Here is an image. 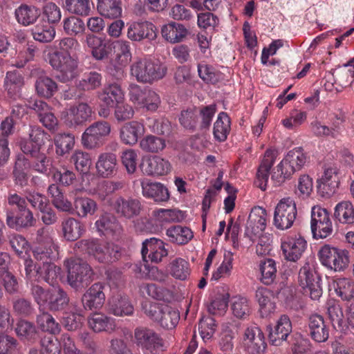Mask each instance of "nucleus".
Segmentation results:
<instances>
[{
	"instance_id": "obj_42",
	"label": "nucleus",
	"mask_w": 354,
	"mask_h": 354,
	"mask_svg": "<svg viewBox=\"0 0 354 354\" xmlns=\"http://www.w3.org/2000/svg\"><path fill=\"white\" fill-rule=\"evenodd\" d=\"M69 297L67 293L60 288L51 291L48 300V307L50 311H60L66 308L69 304Z\"/></svg>"
},
{
	"instance_id": "obj_27",
	"label": "nucleus",
	"mask_w": 354,
	"mask_h": 354,
	"mask_svg": "<svg viewBox=\"0 0 354 354\" xmlns=\"http://www.w3.org/2000/svg\"><path fill=\"white\" fill-rule=\"evenodd\" d=\"M274 152L267 150L257 173L256 185L261 190H266L269 183V171L275 161Z\"/></svg>"
},
{
	"instance_id": "obj_46",
	"label": "nucleus",
	"mask_w": 354,
	"mask_h": 354,
	"mask_svg": "<svg viewBox=\"0 0 354 354\" xmlns=\"http://www.w3.org/2000/svg\"><path fill=\"white\" fill-rule=\"evenodd\" d=\"M166 234L171 242L180 245L186 244L194 236L193 232L189 228L181 225L169 227L167 230Z\"/></svg>"
},
{
	"instance_id": "obj_37",
	"label": "nucleus",
	"mask_w": 354,
	"mask_h": 354,
	"mask_svg": "<svg viewBox=\"0 0 354 354\" xmlns=\"http://www.w3.org/2000/svg\"><path fill=\"white\" fill-rule=\"evenodd\" d=\"M48 194L52 198L53 205L59 210L71 212L73 204L65 198L63 192L57 184H51L48 188Z\"/></svg>"
},
{
	"instance_id": "obj_56",
	"label": "nucleus",
	"mask_w": 354,
	"mask_h": 354,
	"mask_svg": "<svg viewBox=\"0 0 354 354\" xmlns=\"http://www.w3.org/2000/svg\"><path fill=\"white\" fill-rule=\"evenodd\" d=\"M41 15L43 20L53 26L57 24L62 18L59 7L53 2H48L43 6Z\"/></svg>"
},
{
	"instance_id": "obj_16",
	"label": "nucleus",
	"mask_w": 354,
	"mask_h": 354,
	"mask_svg": "<svg viewBox=\"0 0 354 354\" xmlns=\"http://www.w3.org/2000/svg\"><path fill=\"white\" fill-rule=\"evenodd\" d=\"M243 344L249 354H263L267 347L262 330L256 326L245 329Z\"/></svg>"
},
{
	"instance_id": "obj_14",
	"label": "nucleus",
	"mask_w": 354,
	"mask_h": 354,
	"mask_svg": "<svg viewBox=\"0 0 354 354\" xmlns=\"http://www.w3.org/2000/svg\"><path fill=\"white\" fill-rule=\"evenodd\" d=\"M127 36L132 41H151L157 37L156 27L148 21H133L128 25Z\"/></svg>"
},
{
	"instance_id": "obj_17",
	"label": "nucleus",
	"mask_w": 354,
	"mask_h": 354,
	"mask_svg": "<svg viewBox=\"0 0 354 354\" xmlns=\"http://www.w3.org/2000/svg\"><path fill=\"white\" fill-rule=\"evenodd\" d=\"M337 171L336 167L328 166L317 180V192L322 197L329 198L335 193L339 183Z\"/></svg>"
},
{
	"instance_id": "obj_10",
	"label": "nucleus",
	"mask_w": 354,
	"mask_h": 354,
	"mask_svg": "<svg viewBox=\"0 0 354 354\" xmlns=\"http://www.w3.org/2000/svg\"><path fill=\"white\" fill-rule=\"evenodd\" d=\"M53 230L41 227L36 232L34 241L39 245L32 251L34 259H41L47 257H55L57 246L55 244L52 236Z\"/></svg>"
},
{
	"instance_id": "obj_43",
	"label": "nucleus",
	"mask_w": 354,
	"mask_h": 354,
	"mask_svg": "<svg viewBox=\"0 0 354 354\" xmlns=\"http://www.w3.org/2000/svg\"><path fill=\"white\" fill-rule=\"evenodd\" d=\"M97 9L102 16L110 19L118 18L122 14L119 0H98Z\"/></svg>"
},
{
	"instance_id": "obj_58",
	"label": "nucleus",
	"mask_w": 354,
	"mask_h": 354,
	"mask_svg": "<svg viewBox=\"0 0 354 354\" xmlns=\"http://www.w3.org/2000/svg\"><path fill=\"white\" fill-rule=\"evenodd\" d=\"M152 214L160 222H179L184 218L183 212L176 209H158Z\"/></svg>"
},
{
	"instance_id": "obj_57",
	"label": "nucleus",
	"mask_w": 354,
	"mask_h": 354,
	"mask_svg": "<svg viewBox=\"0 0 354 354\" xmlns=\"http://www.w3.org/2000/svg\"><path fill=\"white\" fill-rule=\"evenodd\" d=\"M261 273V281L266 285H270L276 279L277 267L275 261L272 259H266L260 263Z\"/></svg>"
},
{
	"instance_id": "obj_20",
	"label": "nucleus",
	"mask_w": 354,
	"mask_h": 354,
	"mask_svg": "<svg viewBox=\"0 0 354 354\" xmlns=\"http://www.w3.org/2000/svg\"><path fill=\"white\" fill-rule=\"evenodd\" d=\"M141 253L145 260L147 255L149 259L155 263L160 262L162 258L168 254L163 241L154 237L147 239L142 242Z\"/></svg>"
},
{
	"instance_id": "obj_53",
	"label": "nucleus",
	"mask_w": 354,
	"mask_h": 354,
	"mask_svg": "<svg viewBox=\"0 0 354 354\" xmlns=\"http://www.w3.org/2000/svg\"><path fill=\"white\" fill-rule=\"evenodd\" d=\"M56 153L63 156L74 147L75 136L72 133H59L55 137Z\"/></svg>"
},
{
	"instance_id": "obj_41",
	"label": "nucleus",
	"mask_w": 354,
	"mask_h": 354,
	"mask_svg": "<svg viewBox=\"0 0 354 354\" xmlns=\"http://www.w3.org/2000/svg\"><path fill=\"white\" fill-rule=\"evenodd\" d=\"M255 297L260 306L262 316H267L274 310L275 304L272 301V293L268 288H258Z\"/></svg>"
},
{
	"instance_id": "obj_13",
	"label": "nucleus",
	"mask_w": 354,
	"mask_h": 354,
	"mask_svg": "<svg viewBox=\"0 0 354 354\" xmlns=\"http://www.w3.org/2000/svg\"><path fill=\"white\" fill-rule=\"evenodd\" d=\"M92 109L86 103L80 102L72 106L62 114L64 123L70 128H76L83 126L91 118Z\"/></svg>"
},
{
	"instance_id": "obj_63",
	"label": "nucleus",
	"mask_w": 354,
	"mask_h": 354,
	"mask_svg": "<svg viewBox=\"0 0 354 354\" xmlns=\"http://www.w3.org/2000/svg\"><path fill=\"white\" fill-rule=\"evenodd\" d=\"M216 112V106L211 104L202 107L199 111L201 120L199 122V129L202 131L209 130L212 123V118Z\"/></svg>"
},
{
	"instance_id": "obj_8",
	"label": "nucleus",
	"mask_w": 354,
	"mask_h": 354,
	"mask_svg": "<svg viewBox=\"0 0 354 354\" xmlns=\"http://www.w3.org/2000/svg\"><path fill=\"white\" fill-rule=\"evenodd\" d=\"M297 214L296 203L290 197L281 199L277 203L274 213V225L280 230L290 228Z\"/></svg>"
},
{
	"instance_id": "obj_59",
	"label": "nucleus",
	"mask_w": 354,
	"mask_h": 354,
	"mask_svg": "<svg viewBox=\"0 0 354 354\" xmlns=\"http://www.w3.org/2000/svg\"><path fill=\"white\" fill-rule=\"evenodd\" d=\"M15 330L19 337L28 342H32L38 337L35 326L28 321H19L17 324Z\"/></svg>"
},
{
	"instance_id": "obj_47",
	"label": "nucleus",
	"mask_w": 354,
	"mask_h": 354,
	"mask_svg": "<svg viewBox=\"0 0 354 354\" xmlns=\"http://www.w3.org/2000/svg\"><path fill=\"white\" fill-rule=\"evenodd\" d=\"M336 294L345 301L354 299V281L346 278H339L334 281Z\"/></svg>"
},
{
	"instance_id": "obj_26",
	"label": "nucleus",
	"mask_w": 354,
	"mask_h": 354,
	"mask_svg": "<svg viewBox=\"0 0 354 354\" xmlns=\"http://www.w3.org/2000/svg\"><path fill=\"white\" fill-rule=\"evenodd\" d=\"M114 207L118 214L127 218H132L140 214L142 205L138 199L120 196L116 198Z\"/></svg>"
},
{
	"instance_id": "obj_38",
	"label": "nucleus",
	"mask_w": 354,
	"mask_h": 354,
	"mask_svg": "<svg viewBox=\"0 0 354 354\" xmlns=\"http://www.w3.org/2000/svg\"><path fill=\"white\" fill-rule=\"evenodd\" d=\"M139 147L145 153H158L166 147V142L162 138L149 134L140 139Z\"/></svg>"
},
{
	"instance_id": "obj_21",
	"label": "nucleus",
	"mask_w": 354,
	"mask_h": 354,
	"mask_svg": "<svg viewBox=\"0 0 354 354\" xmlns=\"http://www.w3.org/2000/svg\"><path fill=\"white\" fill-rule=\"evenodd\" d=\"M308 334L317 343L325 342L329 337V328L322 316L315 314L308 318Z\"/></svg>"
},
{
	"instance_id": "obj_55",
	"label": "nucleus",
	"mask_w": 354,
	"mask_h": 354,
	"mask_svg": "<svg viewBox=\"0 0 354 354\" xmlns=\"http://www.w3.org/2000/svg\"><path fill=\"white\" fill-rule=\"evenodd\" d=\"M54 26L49 24H37L32 30L33 39L41 43H48L55 37Z\"/></svg>"
},
{
	"instance_id": "obj_11",
	"label": "nucleus",
	"mask_w": 354,
	"mask_h": 354,
	"mask_svg": "<svg viewBox=\"0 0 354 354\" xmlns=\"http://www.w3.org/2000/svg\"><path fill=\"white\" fill-rule=\"evenodd\" d=\"M134 336L136 344L151 354H158L163 350L162 338L152 329L145 327L137 328L135 330Z\"/></svg>"
},
{
	"instance_id": "obj_3",
	"label": "nucleus",
	"mask_w": 354,
	"mask_h": 354,
	"mask_svg": "<svg viewBox=\"0 0 354 354\" xmlns=\"http://www.w3.org/2000/svg\"><path fill=\"white\" fill-rule=\"evenodd\" d=\"M50 65L57 71L56 78L62 83L72 81L79 75L78 60L69 53L59 50L48 53Z\"/></svg>"
},
{
	"instance_id": "obj_1",
	"label": "nucleus",
	"mask_w": 354,
	"mask_h": 354,
	"mask_svg": "<svg viewBox=\"0 0 354 354\" xmlns=\"http://www.w3.org/2000/svg\"><path fill=\"white\" fill-rule=\"evenodd\" d=\"M55 257H47L41 259H27L24 261L26 279L31 283L44 281L53 285L60 274V268L51 262Z\"/></svg>"
},
{
	"instance_id": "obj_54",
	"label": "nucleus",
	"mask_w": 354,
	"mask_h": 354,
	"mask_svg": "<svg viewBox=\"0 0 354 354\" xmlns=\"http://www.w3.org/2000/svg\"><path fill=\"white\" fill-rule=\"evenodd\" d=\"M231 310L239 319H245L250 313L249 301L246 297L236 296L231 299Z\"/></svg>"
},
{
	"instance_id": "obj_62",
	"label": "nucleus",
	"mask_w": 354,
	"mask_h": 354,
	"mask_svg": "<svg viewBox=\"0 0 354 354\" xmlns=\"http://www.w3.org/2000/svg\"><path fill=\"white\" fill-rule=\"evenodd\" d=\"M199 77L207 83L216 84L221 77V74L216 71L214 67L207 64H199L198 65Z\"/></svg>"
},
{
	"instance_id": "obj_23",
	"label": "nucleus",
	"mask_w": 354,
	"mask_h": 354,
	"mask_svg": "<svg viewBox=\"0 0 354 354\" xmlns=\"http://www.w3.org/2000/svg\"><path fill=\"white\" fill-rule=\"evenodd\" d=\"M133 306L127 295L118 294L108 300L107 310L115 316L122 317L131 315Z\"/></svg>"
},
{
	"instance_id": "obj_45",
	"label": "nucleus",
	"mask_w": 354,
	"mask_h": 354,
	"mask_svg": "<svg viewBox=\"0 0 354 354\" xmlns=\"http://www.w3.org/2000/svg\"><path fill=\"white\" fill-rule=\"evenodd\" d=\"M180 319V313L178 310L165 305L158 321L159 325L163 328L170 330L174 328Z\"/></svg>"
},
{
	"instance_id": "obj_44",
	"label": "nucleus",
	"mask_w": 354,
	"mask_h": 354,
	"mask_svg": "<svg viewBox=\"0 0 354 354\" xmlns=\"http://www.w3.org/2000/svg\"><path fill=\"white\" fill-rule=\"evenodd\" d=\"M230 131V119L225 112H221L214 124L213 133L216 140L225 141Z\"/></svg>"
},
{
	"instance_id": "obj_30",
	"label": "nucleus",
	"mask_w": 354,
	"mask_h": 354,
	"mask_svg": "<svg viewBox=\"0 0 354 354\" xmlns=\"http://www.w3.org/2000/svg\"><path fill=\"white\" fill-rule=\"evenodd\" d=\"M161 33L165 40L176 44L182 41L188 35L189 31L181 24L170 22L162 27Z\"/></svg>"
},
{
	"instance_id": "obj_4",
	"label": "nucleus",
	"mask_w": 354,
	"mask_h": 354,
	"mask_svg": "<svg viewBox=\"0 0 354 354\" xmlns=\"http://www.w3.org/2000/svg\"><path fill=\"white\" fill-rule=\"evenodd\" d=\"M164 66L147 59H140L131 65V75L140 83L152 84L162 79L166 74Z\"/></svg>"
},
{
	"instance_id": "obj_29",
	"label": "nucleus",
	"mask_w": 354,
	"mask_h": 354,
	"mask_svg": "<svg viewBox=\"0 0 354 354\" xmlns=\"http://www.w3.org/2000/svg\"><path fill=\"white\" fill-rule=\"evenodd\" d=\"M116 155L113 153H103L98 157L96 169L99 176L104 178L113 176L117 171Z\"/></svg>"
},
{
	"instance_id": "obj_31",
	"label": "nucleus",
	"mask_w": 354,
	"mask_h": 354,
	"mask_svg": "<svg viewBox=\"0 0 354 354\" xmlns=\"http://www.w3.org/2000/svg\"><path fill=\"white\" fill-rule=\"evenodd\" d=\"M63 237L68 241H75L81 237L84 232L83 224L73 217H67L62 221Z\"/></svg>"
},
{
	"instance_id": "obj_24",
	"label": "nucleus",
	"mask_w": 354,
	"mask_h": 354,
	"mask_svg": "<svg viewBox=\"0 0 354 354\" xmlns=\"http://www.w3.org/2000/svg\"><path fill=\"white\" fill-rule=\"evenodd\" d=\"M292 331V323L290 317L282 315L277 322L274 329L270 331L268 337L270 343L274 346H279L286 341Z\"/></svg>"
},
{
	"instance_id": "obj_22",
	"label": "nucleus",
	"mask_w": 354,
	"mask_h": 354,
	"mask_svg": "<svg viewBox=\"0 0 354 354\" xmlns=\"http://www.w3.org/2000/svg\"><path fill=\"white\" fill-rule=\"evenodd\" d=\"M145 133V125L142 122L133 120L122 126L120 130V138L124 144L133 146L138 142L139 138Z\"/></svg>"
},
{
	"instance_id": "obj_48",
	"label": "nucleus",
	"mask_w": 354,
	"mask_h": 354,
	"mask_svg": "<svg viewBox=\"0 0 354 354\" xmlns=\"http://www.w3.org/2000/svg\"><path fill=\"white\" fill-rule=\"evenodd\" d=\"M98 232L104 234H115L120 232L121 226L115 217L111 214L102 215L96 222Z\"/></svg>"
},
{
	"instance_id": "obj_32",
	"label": "nucleus",
	"mask_w": 354,
	"mask_h": 354,
	"mask_svg": "<svg viewBox=\"0 0 354 354\" xmlns=\"http://www.w3.org/2000/svg\"><path fill=\"white\" fill-rule=\"evenodd\" d=\"M142 189L144 196L151 198L156 202H164L169 198L167 189L159 183L142 182Z\"/></svg>"
},
{
	"instance_id": "obj_34",
	"label": "nucleus",
	"mask_w": 354,
	"mask_h": 354,
	"mask_svg": "<svg viewBox=\"0 0 354 354\" xmlns=\"http://www.w3.org/2000/svg\"><path fill=\"white\" fill-rule=\"evenodd\" d=\"M88 323L89 327L97 333L102 331L112 333L116 327L113 318L101 313H95L92 315L88 318Z\"/></svg>"
},
{
	"instance_id": "obj_9",
	"label": "nucleus",
	"mask_w": 354,
	"mask_h": 354,
	"mask_svg": "<svg viewBox=\"0 0 354 354\" xmlns=\"http://www.w3.org/2000/svg\"><path fill=\"white\" fill-rule=\"evenodd\" d=\"M310 227L315 239H325L332 234L333 225L326 209L320 206L312 208Z\"/></svg>"
},
{
	"instance_id": "obj_40",
	"label": "nucleus",
	"mask_w": 354,
	"mask_h": 354,
	"mask_svg": "<svg viewBox=\"0 0 354 354\" xmlns=\"http://www.w3.org/2000/svg\"><path fill=\"white\" fill-rule=\"evenodd\" d=\"M168 270L174 278L181 281L186 280L191 272L189 262L180 257L176 258L169 263Z\"/></svg>"
},
{
	"instance_id": "obj_7",
	"label": "nucleus",
	"mask_w": 354,
	"mask_h": 354,
	"mask_svg": "<svg viewBox=\"0 0 354 354\" xmlns=\"http://www.w3.org/2000/svg\"><path fill=\"white\" fill-rule=\"evenodd\" d=\"M111 133V125L106 121H97L88 126L82 135V144L88 149L101 147Z\"/></svg>"
},
{
	"instance_id": "obj_15",
	"label": "nucleus",
	"mask_w": 354,
	"mask_h": 354,
	"mask_svg": "<svg viewBox=\"0 0 354 354\" xmlns=\"http://www.w3.org/2000/svg\"><path fill=\"white\" fill-rule=\"evenodd\" d=\"M266 211L261 207L252 209L246 224L245 236L252 241L263 232L266 227Z\"/></svg>"
},
{
	"instance_id": "obj_12",
	"label": "nucleus",
	"mask_w": 354,
	"mask_h": 354,
	"mask_svg": "<svg viewBox=\"0 0 354 354\" xmlns=\"http://www.w3.org/2000/svg\"><path fill=\"white\" fill-rule=\"evenodd\" d=\"M281 248L286 260L296 262L306 250L307 241L300 234H293L281 239Z\"/></svg>"
},
{
	"instance_id": "obj_51",
	"label": "nucleus",
	"mask_w": 354,
	"mask_h": 354,
	"mask_svg": "<svg viewBox=\"0 0 354 354\" xmlns=\"http://www.w3.org/2000/svg\"><path fill=\"white\" fill-rule=\"evenodd\" d=\"M37 323L44 331L50 334H58L61 330V326L53 317L48 312L39 309V314L37 316Z\"/></svg>"
},
{
	"instance_id": "obj_61",
	"label": "nucleus",
	"mask_w": 354,
	"mask_h": 354,
	"mask_svg": "<svg viewBox=\"0 0 354 354\" xmlns=\"http://www.w3.org/2000/svg\"><path fill=\"white\" fill-rule=\"evenodd\" d=\"M64 30L68 35H77L85 30L84 21L75 16H71L64 19Z\"/></svg>"
},
{
	"instance_id": "obj_5",
	"label": "nucleus",
	"mask_w": 354,
	"mask_h": 354,
	"mask_svg": "<svg viewBox=\"0 0 354 354\" xmlns=\"http://www.w3.org/2000/svg\"><path fill=\"white\" fill-rule=\"evenodd\" d=\"M66 263L67 281L73 288L80 290L90 283L93 272L88 263L81 259H72Z\"/></svg>"
},
{
	"instance_id": "obj_50",
	"label": "nucleus",
	"mask_w": 354,
	"mask_h": 354,
	"mask_svg": "<svg viewBox=\"0 0 354 354\" xmlns=\"http://www.w3.org/2000/svg\"><path fill=\"white\" fill-rule=\"evenodd\" d=\"M327 314L335 329H342L344 324L342 308L338 301L330 299L326 304Z\"/></svg>"
},
{
	"instance_id": "obj_33",
	"label": "nucleus",
	"mask_w": 354,
	"mask_h": 354,
	"mask_svg": "<svg viewBox=\"0 0 354 354\" xmlns=\"http://www.w3.org/2000/svg\"><path fill=\"white\" fill-rule=\"evenodd\" d=\"M15 15L19 24L28 26L37 21L41 12L35 6L21 4L15 10Z\"/></svg>"
},
{
	"instance_id": "obj_39",
	"label": "nucleus",
	"mask_w": 354,
	"mask_h": 354,
	"mask_svg": "<svg viewBox=\"0 0 354 354\" xmlns=\"http://www.w3.org/2000/svg\"><path fill=\"white\" fill-rule=\"evenodd\" d=\"M35 86L37 93L45 98H50L58 91L57 82L48 76L37 77Z\"/></svg>"
},
{
	"instance_id": "obj_64",
	"label": "nucleus",
	"mask_w": 354,
	"mask_h": 354,
	"mask_svg": "<svg viewBox=\"0 0 354 354\" xmlns=\"http://www.w3.org/2000/svg\"><path fill=\"white\" fill-rule=\"evenodd\" d=\"M25 194L27 202H28L31 207L39 211L41 210L49 204L48 200L46 196L35 190H27Z\"/></svg>"
},
{
	"instance_id": "obj_2",
	"label": "nucleus",
	"mask_w": 354,
	"mask_h": 354,
	"mask_svg": "<svg viewBox=\"0 0 354 354\" xmlns=\"http://www.w3.org/2000/svg\"><path fill=\"white\" fill-rule=\"evenodd\" d=\"M80 252L93 257L100 263H109L120 257V248L113 243L100 242L97 239H82L75 243Z\"/></svg>"
},
{
	"instance_id": "obj_35",
	"label": "nucleus",
	"mask_w": 354,
	"mask_h": 354,
	"mask_svg": "<svg viewBox=\"0 0 354 354\" xmlns=\"http://www.w3.org/2000/svg\"><path fill=\"white\" fill-rule=\"evenodd\" d=\"M28 162L23 156H18L12 172V179L16 186L23 188L28 184V175L26 171Z\"/></svg>"
},
{
	"instance_id": "obj_6",
	"label": "nucleus",
	"mask_w": 354,
	"mask_h": 354,
	"mask_svg": "<svg viewBox=\"0 0 354 354\" xmlns=\"http://www.w3.org/2000/svg\"><path fill=\"white\" fill-rule=\"evenodd\" d=\"M319 257L323 266L335 272L344 270L349 263V256L347 250L327 245L320 249Z\"/></svg>"
},
{
	"instance_id": "obj_28",
	"label": "nucleus",
	"mask_w": 354,
	"mask_h": 354,
	"mask_svg": "<svg viewBox=\"0 0 354 354\" xmlns=\"http://www.w3.org/2000/svg\"><path fill=\"white\" fill-rule=\"evenodd\" d=\"M142 169L147 175L162 176L170 171L171 165L168 160L154 156L144 160Z\"/></svg>"
},
{
	"instance_id": "obj_25",
	"label": "nucleus",
	"mask_w": 354,
	"mask_h": 354,
	"mask_svg": "<svg viewBox=\"0 0 354 354\" xmlns=\"http://www.w3.org/2000/svg\"><path fill=\"white\" fill-rule=\"evenodd\" d=\"M36 223L32 212L28 207L19 211L16 215L12 212H8L6 216V224L11 228L21 230L32 227Z\"/></svg>"
},
{
	"instance_id": "obj_18",
	"label": "nucleus",
	"mask_w": 354,
	"mask_h": 354,
	"mask_svg": "<svg viewBox=\"0 0 354 354\" xmlns=\"http://www.w3.org/2000/svg\"><path fill=\"white\" fill-rule=\"evenodd\" d=\"M104 286L101 283L93 284L82 295V303L85 310L100 309L104 304Z\"/></svg>"
},
{
	"instance_id": "obj_36",
	"label": "nucleus",
	"mask_w": 354,
	"mask_h": 354,
	"mask_svg": "<svg viewBox=\"0 0 354 354\" xmlns=\"http://www.w3.org/2000/svg\"><path fill=\"white\" fill-rule=\"evenodd\" d=\"M97 209L96 202L88 197H76L74 199L73 210L75 211L77 216L85 218L88 215H93Z\"/></svg>"
},
{
	"instance_id": "obj_49",
	"label": "nucleus",
	"mask_w": 354,
	"mask_h": 354,
	"mask_svg": "<svg viewBox=\"0 0 354 354\" xmlns=\"http://www.w3.org/2000/svg\"><path fill=\"white\" fill-rule=\"evenodd\" d=\"M334 216L342 223H354V205L350 201L339 203L335 208Z\"/></svg>"
},
{
	"instance_id": "obj_19",
	"label": "nucleus",
	"mask_w": 354,
	"mask_h": 354,
	"mask_svg": "<svg viewBox=\"0 0 354 354\" xmlns=\"http://www.w3.org/2000/svg\"><path fill=\"white\" fill-rule=\"evenodd\" d=\"M308 157L301 148L290 150L281 161L280 167H286V174L292 175L295 171L301 170L308 162Z\"/></svg>"
},
{
	"instance_id": "obj_60",
	"label": "nucleus",
	"mask_w": 354,
	"mask_h": 354,
	"mask_svg": "<svg viewBox=\"0 0 354 354\" xmlns=\"http://www.w3.org/2000/svg\"><path fill=\"white\" fill-rule=\"evenodd\" d=\"M101 84V74L95 71H91L84 75V77L77 83V86L82 91H91L99 88Z\"/></svg>"
},
{
	"instance_id": "obj_52",
	"label": "nucleus",
	"mask_w": 354,
	"mask_h": 354,
	"mask_svg": "<svg viewBox=\"0 0 354 354\" xmlns=\"http://www.w3.org/2000/svg\"><path fill=\"white\" fill-rule=\"evenodd\" d=\"M91 0H64V6L70 13L87 16L91 10Z\"/></svg>"
}]
</instances>
